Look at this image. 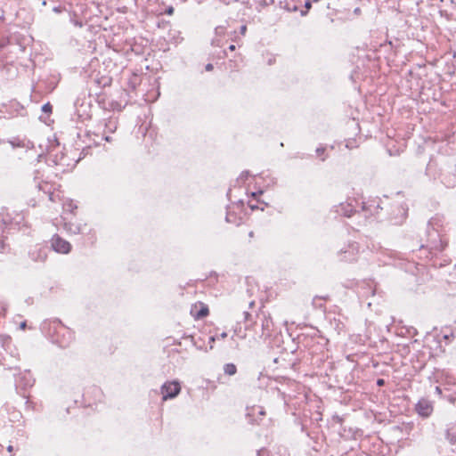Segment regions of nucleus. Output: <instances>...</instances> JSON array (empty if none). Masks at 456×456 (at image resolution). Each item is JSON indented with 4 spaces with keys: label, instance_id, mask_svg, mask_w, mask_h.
<instances>
[{
    "label": "nucleus",
    "instance_id": "1",
    "mask_svg": "<svg viewBox=\"0 0 456 456\" xmlns=\"http://www.w3.org/2000/svg\"><path fill=\"white\" fill-rule=\"evenodd\" d=\"M434 221L432 219L428 223V226L432 228L428 230V240L425 247L429 250L430 254L436 255L447 247L448 240L433 226Z\"/></svg>",
    "mask_w": 456,
    "mask_h": 456
},
{
    "label": "nucleus",
    "instance_id": "2",
    "mask_svg": "<svg viewBox=\"0 0 456 456\" xmlns=\"http://www.w3.org/2000/svg\"><path fill=\"white\" fill-rule=\"evenodd\" d=\"M102 125L103 126L102 136L104 140L109 142H112L113 139L110 134L115 133L118 129V119L116 118L110 117L109 118L103 119Z\"/></svg>",
    "mask_w": 456,
    "mask_h": 456
},
{
    "label": "nucleus",
    "instance_id": "3",
    "mask_svg": "<svg viewBox=\"0 0 456 456\" xmlns=\"http://www.w3.org/2000/svg\"><path fill=\"white\" fill-rule=\"evenodd\" d=\"M52 248L54 251L61 254H68L71 250V245L69 241L63 240L55 234L51 240Z\"/></svg>",
    "mask_w": 456,
    "mask_h": 456
},
{
    "label": "nucleus",
    "instance_id": "4",
    "mask_svg": "<svg viewBox=\"0 0 456 456\" xmlns=\"http://www.w3.org/2000/svg\"><path fill=\"white\" fill-rule=\"evenodd\" d=\"M181 391L180 384L176 381L167 382L161 387L163 400L175 397Z\"/></svg>",
    "mask_w": 456,
    "mask_h": 456
},
{
    "label": "nucleus",
    "instance_id": "5",
    "mask_svg": "<svg viewBox=\"0 0 456 456\" xmlns=\"http://www.w3.org/2000/svg\"><path fill=\"white\" fill-rule=\"evenodd\" d=\"M264 416H265V411L263 407L253 406L248 408L247 417L252 424H258L259 420H261Z\"/></svg>",
    "mask_w": 456,
    "mask_h": 456
},
{
    "label": "nucleus",
    "instance_id": "6",
    "mask_svg": "<svg viewBox=\"0 0 456 456\" xmlns=\"http://www.w3.org/2000/svg\"><path fill=\"white\" fill-rule=\"evenodd\" d=\"M416 411L422 417H428L433 411V406L429 400L422 398L416 404Z\"/></svg>",
    "mask_w": 456,
    "mask_h": 456
},
{
    "label": "nucleus",
    "instance_id": "7",
    "mask_svg": "<svg viewBox=\"0 0 456 456\" xmlns=\"http://www.w3.org/2000/svg\"><path fill=\"white\" fill-rule=\"evenodd\" d=\"M191 314L196 320H200L207 317L209 314L208 306L201 302L192 305Z\"/></svg>",
    "mask_w": 456,
    "mask_h": 456
},
{
    "label": "nucleus",
    "instance_id": "8",
    "mask_svg": "<svg viewBox=\"0 0 456 456\" xmlns=\"http://www.w3.org/2000/svg\"><path fill=\"white\" fill-rule=\"evenodd\" d=\"M28 255L30 258L35 262H44L47 256L45 249L38 245L33 247L29 250Z\"/></svg>",
    "mask_w": 456,
    "mask_h": 456
},
{
    "label": "nucleus",
    "instance_id": "9",
    "mask_svg": "<svg viewBox=\"0 0 456 456\" xmlns=\"http://www.w3.org/2000/svg\"><path fill=\"white\" fill-rule=\"evenodd\" d=\"M261 328H262V335H261L262 337L267 338L272 335L273 329V322L269 314L268 315H266L265 314H263Z\"/></svg>",
    "mask_w": 456,
    "mask_h": 456
},
{
    "label": "nucleus",
    "instance_id": "10",
    "mask_svg": "<svg viewBox=\"0 0 456 456\" xmlns=\"http://www.w3.org/2000/svg\"><path fill=\"white\" fill-rule=\"evenodd\" d=\"M342 261H354L357 254V248L354 246H348L345 250L339 252Z\"/></svg>",
    "mask_w": 456,
    "mask_h": 456
},
{
    "label": "nucleus",
    "instance_id": "11",
    "mask_svg": "<svg viewBox=\"0 0 456 456\" xmlns=\"http://www.w3.org/2000/svg\"><path fill=\"white\" fill-rule=\"evenodd\" d=\"M224 372L229 376L235 375L237 372V367L233 363H226L224 366Z\"/></svg>",
    "mask_w": 456,
    "mask_h": 456
},
{
    "label": "nucleus",
    "instance_id": "12",
    "mask_svg": "<svg viewBox=\"0 0 456 456\" xmlns=\"http://www.w3.org/2000/svg\"><path fill=\"white\" fill-rule=\"evenodd\" d=\"M329 299H330V297H329L328 295H326V296H322V297L316 296V297H314V299H313V305H314L315 308H320V309L324 308L323 305H322V304H321V303L319 302V300H325V301H327V300H329Z\"/></svg>",
    "mask_w": 456,
    "mask_h": 456
},
{
    "label": "nucleus",
    "instance_id": "13",
    "mask_svg": "<svg viewBox=\"0 0 456 456\" xmlns=\"http://www.w3.org/2000/svg\"><path fill=\"white\" fill-rule=\"evenodd\" d=\"M446 438L451 444L456 443V430L454 428H449L446 432Z\"/></svg>",
    "mask_w": 456,
    "mask_h": 456
},
{
    "label": "nucleus",
    "instance_id": "14",
    "mask_svg": "<svg viewBox=\"0 0 456 456\" xmlns=\"http://www.w3.org/2000/svg\"><path fill=\"white\" fill-rule=\"evenodd\" d=\"M53 106L50 102H47L42 106V111L45 113H52Z\"/></svg>",
    "mask_w": 456,
    "mask_h": 456
},
{
    "label": "nucleus",
    "instance_id": "15",
    "mask_svg": "<svg viewBox=\"0 0 456 456\" xmlns=\"http://www.w3.org/2000/svg\"><path fill=\"white\" fill-rule=\"evenodd\" d=\"M226 337H227V333L226 332H222L221 334L216 335V337H211L210 340L214 341L216 338H217V339H224Z\"/></svg>",
    "mask_w": 456,
    "mask_h": 456
},
{
    "label": "nucleus",
    "instance_id": "16",
    "mask_svg": "<svg viewBox=\"0 0 456 456\" xmlns=\"http://www.w3.org/2000/svg\"><path fill=\"white\" fill-rule=\"evenodd\" d=\"M311 7H312V1H310V0L305 1V8L306 9V11L310 10ZM306 12H302V15H305Z\"/></svg>",
    "mask_w": 456,
    "mask_h": 456
},
{
    "label": "nucleus",
    "instance_id": "17",
    "mask_svg": "<svg viewBox=\"0 0 456 456\" xmlns=\"http://www.w3.org/2000/svg\"><path fill=\"white\" fill-rule=\"evenodd\" d=\"M216 36H221V35H224V27H217L216 28Z\"/></svg>",
    "mask_w": 456,
    "mask_h": 456
},
{
    "label": "nucleus",
    "instance_id": "18",
    "mask_svg": "<svg viewBox=\"0 0 456 456\" xmlns=\"http://www.w3.org/2000/svg\"><path fill=\"white\" fill-rule=\"evenodd\" d=\"M212 45L219 47L222 46L223 44L221 43V40L219 38H215L212 40Z\"/></svg>",
    "mask_w": 456,
    "mask_h": 456
},
{
    "label": "nucleus",
    "instance_id": "19",
    "mask_svg": "<svg viewBox=\"0 0 456 456\" xmlns=\"http://www.w3.org/2000/svg\"><path fill=\"white\" fill-rule=\"evenodd\" d=\"M247 32V26L246 25H242L240 26V33L242 35V36H245Z\"/></svg>",
    "mask_w": 456,
    "mask_h": 456
},
{
    "label": "nucleus",
    "instance_id": "20",
    "mask_svg": "<svg viewBox=\"0 0 456 456\" xmlns=\"http://www.w3.org/2000/svg\"><path fill=\"white\" fill-rule=\"evenodd\" d=\"M166 13L168 14V15H172L174 13V7L173 6H169L167 10H166Z\"/></svg>",
    "mask_w": 456,
    "mask_h": 456
},
{
    "label": "nucleus",
    "instance_id": "21",
    "mask_svg": "<svg viewBox=\"0 0 456 456\" xmlns=\"http://www.w3.org/2000/svg\"><path fill=\"white\" fill-rule=\"evenodd\" d=\"M213 69H214V67H213V64H211V63H208V64L206 65V67H205V69H206L207 71H211V70H213Z\"/></svg>",
    "mask_w": 456,
    "mask_h": 456
},
{
    "label": "nucleus",
    "instance_id": "22",
    "mask_svg": "<svg viewBox=\"0 0 456 456\" xmlns=\"http://www.w3.org/2000/svg\"><path fill=\"white\" fill-rule=\"evenodd\" d=\"M53 11L56 13H60V12H61L62 9L61 6H55L53 8Z\"/></svg>",
    "mask_w": 456,
    "mask_h": 456
},
{
    "label": "nucleus",
    "instance_id": "23",
    "mask_svg": "<svg viewBox=\"0 0 456 456\" xmlns=\"http://www.w3.org/2000/svg\"><path fill=\"white\" fill-rule=\"evenodd\" d=\"M377 385H378L379 387H382V386H384V385H385V380H384L383 379H379L377 380Z\"/></svg>",
    "mask_w": 456,
    "mask_h": 456
},
{
    "label": "nucleus",
    "instance_id": "24",
    "mask_svg": "<svg viewBox=\"0 0 456 456\" xmlns=\"http://www.w3.org/2000/svg\"><path fill=\"white\" fill-rule=\"evenodd\" d=\"M324 148H317L316 153L318 154V156H321L324 152Z\"/></svg>",
    "mask_w": 456,
    "mask_h": 456
},
{
    "label": "nucleus",
    "instance_id": "25",
    "mask_svg": "<svg viewBox=\"0 0 456 456\" xmlns=\"http://www.w3.org/2000/svg\"><path fill=\"white\" fill-rule=\"evenodd\" d=\"M251 317V314L248 312H244L245 322H248Z\"/></svg>",
    "mask_w": 456,
    "mask_h": 456
},
{
    "label": "nucleus",
    "instance_id": "26",
    "mask_svg": "<svg viewBox=\"0 0 456 456\" xmlns=\"http://www.w3.org/2000/svg\"><path fill=\"white\" fill-rule=\"evenodd\" d=\"M73 23H74L75 26H77L79 28H81L83 26V23L81 21H78V20H74Z\"/></svg>",
    "mask_w": 456,
    "mask_h": 456
},
{
    "label": "nucleus",
    "instance_id": "27",
    "mask_svg": "<svg viewBox=\"0 0 456 456\" xmlns=\"http://www.w3.org/2000/svg\"><path fill=\"white\" fill-rule=\"evenodd\" d=\"M352 212H353V209L351 208V209H350V211H349V212H348V211H346V212L345 213V215H346V216H351Z\"/></svg>",
    "mask_w": 456,
    "mask_h": 456
},
{
    "label": "nucleus",
    "instance_id": "28",
    "mask_svg": "<svg viewBox=\"0 0 456 456\" xmlns=\"http://www.w3.org/2000/svg\"><path fill=\"white\" fill-rule=\"evenodd\" d=\"M7 451H8L9 452H12L13 451V446H12V445H9V446L7 447Z\"/></svg>",
    "mask_w": 456,
    "mask_h": 456
},
{
    "label": "nucleus",
    "instance_id": "29",
    "mask_svg": "<svg viewBox=\"0 0 456 456\" xmlns=\"http://www.w3.org/2000/svg\"><path fill=\"white\" fill-rule=\"evenodd\" d=\"M235 49H236V47H235V45H231L229 46V50H230V51H234Z\"/></svg>",
    "mask_w": 456,
    "mask_h": 456
},
{
    "label": "nucleus",
    "instance_id": "30",
    "mask_svg": "<svg viewBox=\"0 0 456 456\" xmlns=\"http://www.w3.org/2000/svg\"><path fill=\"white\" fill-rule=\"evenodd\" d=\"M248 237L249 238H253L254 237V232L253 231L248 232Z\"/></svg>",
    "mask_w": 456,
    "mask_h": 456
},
{
    "label": "nucleus",
    "instance_id": "31",
    "mask_svg": "<svg viewBox=\"0 0 456 456\" xmlns=\"http://www.w3.org/2000/svg\"><path fill=\"white\" fill-rule=\"evenodd\" d=\"M25 327H26V322H22V323L20 324V328H21V329H24Z\"/></svg>",
    "mask_w": 456,
    "mask_h": 456
},
{
    "label": "nucleus",
    "instance_id": "32",
    "mask_svg": "<svg viewBox=\"0 0 456 456\" xmlns=\"http://www.w3.org/2000/svg\"><path fill=\"white\" fill-rule=\"evenodd\" d=\"M436 392L441 393V389H440V387H436Z\"/></svg>",
    "mask_w": 456,
    "mask_h": 456
},
{
    "label": "nucleus",
    "instance_id": "33",
    "mask_svg": "<svg viewBox=\"0 0 456 456\" xmlns=\"http://www.w3.org/2000/svg\"><path fill=\"white\" fill-rule=\"evenodd\" d=\"M254 304H255V302L252 301V302H250L249 305L252 306V305H254Z\"/></svg>",
    "mask_w": 456,
    "mask_h": 456
},
{
    "label": "nucleus",
    "instance_id": "34",
    "mask_svg": "<svg viewBox=\"0 0 456 456\" xmlns=\"http://www.w3.org/2000/svg\"><path fill=\"white\" fill-rule=\"evenodd\" d=\"M319 1H320V0H313V2H314V3H317V2H319Z\"/></svg>",
    "mask_w": 456,
    "mask_h": 456
}]
</instances>
